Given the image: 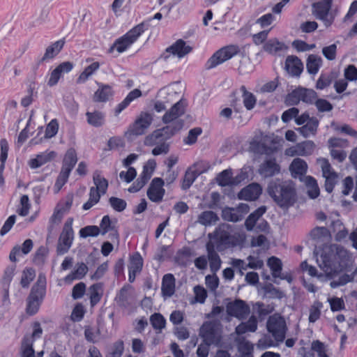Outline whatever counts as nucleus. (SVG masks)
<instances>
[{
  "mask_svg": "<svg viewBox=\"0 0 357 357\" xmlns=\"http://www.w3.org/2000/svg\"><path fill=\"white\" fill-rule=\"evenodd\" d=\"M237 238L226 231H221L217 239L216 248L222 251L226 246H235L237 245Z\"/></svg>",
  "mask_w": 357,
  "mask_h": 357,
  "instance_id": "5701e85b",
  "label": "nucleus"
},
{
  "mask_svg": "<svg viewBox=\"0 0 357 357\" xmlns=\"http://www.w3.org/2000/svg\"><path fill=\"white\" fill-rule=\"evenodd\" d=\"M93 180L96 185L95 189L100 191L102 195H105L108 188V181L105 178L101 176L100 171L96 170L93 172Z\"/></svg>",
  "mask_w": 357,
  "mask_h": 357,
  "instance_id": "e433bc0d",
  "label": "nucleus"
},
{
  "mask_svg": "<svg viewBox=\"0 0 357 357\" xmlns=\"http://www.w3.org/2000/svg\"><path fill=\"white\" fill-rule=\"evenodd\" d=\"M99 234H100V229L96 225L86 226L79 230V236L82 238L95 237Z\"/></svg>",
  "mask_w": 357,
  "mask_h": 357,
  "instance_id": "5fc2aeb1",
  "label": "nucleus"
},
{
  "mask_svg": "<svg viewBox=\"0 0 357 357\" xmlns=\"http://www.w3.org/2000/svg\"><path fill=\"white\" fill-rule=\"evenodd\" d=\"M73 221V219L70 218L64 224L56 248L58 255L66 253L72 245L74 238V231L72 227Z\"/></svg>",
  "mask_w": 357,
  "mask_h": 357,
  "instance_id": "423d86ee",
  "label": "nucleus"
},
{
  "mask_svg": "<svg viewBox=\"0 0 357 357\" xmlns=\"http://www.w3.org/2000/svg\"><path fill=\"white\" fill-rule=\"evenodd\" d=\"M185 101L181 99L176 102L169 110L167 111L162 116V122L168 124L178 120L177 119L184 114L185 110Z\"/></svg>",
  "mask_w": 357,
  "mask_h": 357,
  "instance_id": "ddd939ff",
  "label": "nucleus"
},
{
  "mask_svg": "<svg viewBox=\"0 0 357 357\" xmlns=\"http://www.w3.org/2000/svg\"><path fill=\"white\" fill-rule=\"evenodd\" d=\"M264 290L268 297L271 298L281 299L285 296L284 292L279 289L275 287L271 283H268L264 287Z\"/></svg>",
  "mask_w": 357,
  "mask_h": 357,
  "instance_id": "603ef678",
  "label": "nucleus"
},
{
  "mask_svg": "<svg viewBox=\"0 0 357 357\" xmlns=\"http://www.w3.org/2000/svg\"><path fill=\"white\" fill-rule=\"evenodd\" d=\"M322 63V59L315 54L308 56L306 61V68L308 73L315 75L318 73Z\"/></svg>",
  "mask_w": 357,
  "mask_h": 357,
  "instance_id": "f704fd0d",
  "label": "nucleus"
},
{
  "mask_svg": "<svg viewBox=\"0 0 357 357\" xmlns=\"http://www.w3.org/2000/svg\"><path fill=\"white\" fill-rule=\"evenodd\" d=\"M124 351V343L122 340L115 342L112 350L105 357H121Z\"/></svg>",
  "mask_w": 357,
  "mask_h": 357,
  "instance_id": "69168bd1",
  "label": "nucleus"
},
{
  "mask_svg": "<svg viewBox=\"0 0 357 357\" xmlns=\"http://www.w3.org/2000/svg\"><path fill=\"white\" fill-rule=\"evenodd\" d=\"M98 89L94 93L93 101L96 102H106L114 96V91L112 86L100 82H97Z\"/></svg>",
  "mask_w": 357,
  "mask_h": 357,
  "instance_id": "6ab92c4d",
  "label": "nucleus"
},
{
  "mask_svg": "<svg viewBox=\"0 0 357 357\" xmlns=\"http://www.w3.org/2000/svg\"><path fill=\"white\" fill-rule=\"evenodd\" d=\"M100 68L98 62H93L84 68L83 72L79 75L77 79V84H82L86 82L90 76H91Z\"/></svg>",
  "mask_w": 357,
  "mask_h": 357,
  "instance_id": "4c0bfd02",
  "label": "nucleus"
},
{
  "mask_svg": "<svg viewBox=\"0 0 357 357\" xmlns=\"http://www.w3.org/2000/svg\"><path fill=\"white\" fill-rule=\"evenodd\" d=\"M70 172H70L69 169H65L61 167V170L54 184V188L56 189V192H59L61 189V188L66 183Z\"/></svg>",
  "mask_w": 357,
  "mask_h": 357,
  "instance_id": "6e6d98bb",
  "label": "nucleus"
},
{
  "mask_svg": "<svg viewBox=\"0 0 357 357\" xmlns=\"http://www.w3.org/2000/svg\"><path fill=\"white\" fill-rule=\"evenodd\" d=\"M314 144L312 141H307L303 143L298 144L296 146V149L291 153V155L297 154L299 155H305L310 153L312 150Z\"/></svg>",
  "mask_w": 357,
  "mask_h": 357,
  "instance_id": "09e8293b",
  "label": "nucleus"
},
{
  "mask_svg": "<svg viewBox=\"0 0 357 357\" xmlns=\"http://www.w3.org/2000/svg\"><path fill=\"white\" fill-rule=\"evenodd\" d=\"M319 268L331 280L344 271L351 270L353 260L349 252L337 244H324L322 248L315 245L313 251Z\"/></svg>",
  "mask_w": 357,
  "mask_h": 357,
  "instance_id": "f257e3e1",
  "label": "nucleus"
},
{
  "mask_svg": "<svg viewBox=\"0 0 357 357\" xmlns=\"http://www.w3.org/2000/svg\"><path fill=\"white\" fill-rule=\"evenodd\" d=\"M199 335L205 344L222 346V335L218 331V324L216 321H204L199 328Z\"/></svg>",
  "mask_w": 357,
  "mask_h": 357,
  "instance_id": "20e7f679",
  "label": "nucleus"
},
{
  "mask_svg": "<svg viewBox=\"0 0 357 357\" xmlns=\"http://www.w3.org/2000/svg\"><path fill=\"white\" fill-rule=\"evenodd\" d=\"M266 206H261L251 213L245 221V227L248 231L253 230L257 220L266 213Z\"/></svg>",
  "mask_w": 357,
  "mask_h": 357,
  "instance_id": "c85d7f7f",
  "label": "nucleus"
},
{
  "mask_svg": "<svg viewBox=\"0 0 357 357\" xmlns=\"http://www.w3.org/2000/svg\"><path fill=\"white\" fill-rule=\"evenodd\" d=\"M332 3L333 0H322L312 4L313 14L317 19L325 21L327 26L331 24V22L328 21L326 18L331 9Z\"/></svg>",
  "mask_w": 357,
  "mask_h": 357,
  "instance_id": "f8f14e48",
  "label": "nucleus"
},
{
  "mask_svg": "<svg viewBox=\"0 0 357 357\" xmlns=\"http://www.w3.org/2000/svg\"><path fill=\"white\" fill-rule=\"evenodd\" d=\"M267 264L270 267L272 271V275L274 278L280 277V273L282 269V264L279 258L274 256L271 257L268 259Z\"/></svg>",
  "mask_w": 357,
  "mask_h": 357,
  "instance_id": "a18cd8bd",
  "label": "nucleus"
},
{
  "mask_svg": "<svg viewBox=\"0 0 357 357\" xmlns=\"http://www.w3.org/2000/svg\"><path fill=\"white\" fill-rule=\"evenodd\" d=\"M137 176V171L132 167H129L128 171H121L119 174L121 179L123 180L126 183H130L134 180Z\"/></svg>",
  "mask_w": 357,
  "mask_h": 357,
  "instance_id": "774afa93",
  "label": "nucleus"
},
{
  "mask_svg": "<svg viewBox=\"0 0 357 357\" xmlns=\"http://www.w3.org/2000/svg\"><path fill=\"white\" fill-rule=\"evenodd\" d=\"M314 103L320 112H330L333 108V105L325 99L318 98Z\"/></svg>",
  "mask_w": 357,
  "mask_h": 357,
  "instance_id": "338daca9",
  "label": "nucleus"
},
{
  "mask_svg": "<svg viewBox=\"0 0 357 357\" xmlns=\"http://www.w3.org/2000/svg\"><path fill=\"white\" fill-rule=\"evenodd\" d=\"M202 132V130L199 127L194 128L189 130L188 135L184 139V142L186 144L192 145L197 142V137Z\"/></svg>",
  "mask_w": 357,
  "mask_h": 357,
  "instance_id": "0e129e2a",
  "label": "nucleus"
},
{
  "mask_svg": "<svg viewBox=\"0 0 357 357\" xmlns=\"http://www.w3.org/2000/svg\"><path fill=\"white\" fill-rule=\"evenodd\" d=\"M287 48L288 47L283 42L279 41L277 38L269 39L263 46L264 50L270 54H277Z\"/></svg>",
  "mask_w": 357,
  "mask_h": 357,
  "instance_id": "a878e982",
  "label": "nucleus"
},
{
  "mask_svg": "<svg viewBox=\"0 0 357 357\" xmlns=\"http://www.w3.org/2000/svg\"><path fill=\"white\" fill-rule=\"evenodd\" d=\"M149 21H144L136 25L122 37L117 39L109 48V52H112L114 47H116L119 53L123 52L137 40L142 33L149 29Z\"/></svg>",
  "mask_w": 357,
  "mask_h": 357,
  "instance_id": "7ed1b4c3",
  "label": "nucleus"
},
{
  "mask_svg": "<svg viewBox=\"0 0 357 357\" xmlns=\"http://www.w3.org/2000/svg\"><path fill=\"white\" fill-rule=\"evenodd\" d=\"M192 50V48L189 45H186L183 40L178 39L165 50L160 55V58L166 61L171 54L177 56L178 58H182L189 54Z\"/></svg>",
  "mask_w": 357,
  "mask_h": 357,
  "instance_id": "1a4fd4ad",
  "label": "nucleus"
},
{
  "mask_svg": "<svg viewBox=\"0 0 357 357\" xmlns=\"http://www.w3.org/2000/svg\"><path fill=\"white\" fill-rule=\"evenodd\" d=\"M109 203L112 208L117 212L124 211L127 206V203L124 199L116 197H111L109 199Z\"/></svg>",
  "mask_w": 357,
  "mask_h": 357,
  "instance_id": "052dcab7",
  "label": "nucleus"
},
{
  "mask_svg": "<svg viewBox=\"0 0 357 357\" xmlns=\"http://www.w3.org/2000/svg\"><path fill=\"white\" fill-rule=\"evenodd\" d=\"M240 52L238 45H230L220 48L216 51L206 61L205 68L212 69L223 62L230 59Z\"/></svg>",
  "mask_w": 357,
  "mask_h": 357,
  "instance_id": "39448f33",
  "label": "nucleus"
},
{
  "mask_svg": "<svg viewBox=\"0 0 357 357\" xmlns=\"http://www.w3.org/2000/svg\"><path fill=\"white\" fill-rule=\"evenodd\" d=\"M280 172V167L275 158L264 160L258 169L259 174L264 177H271Z\"/></svg>",
  "mask_w": 357,
  "mask_h": 357,
  "instance_id": "f3484780",
  "label": "nucleus"
},
{
  "mask_svg": "<svg viewBox=\"0 0 357 357\" xmlns=\"http://www.w3.org/2000/svg\"><path fill=\"white\" fill-rule=\"evenodd\" d=\"M184 126V121L182 119L174 121L170 125H167L161 129H157V133L159 134L161 141L164 142L179 132Z\"/></svg>",
  "mask_w": 357,
  "mask_h": 357,
  "instance_id": "dca6fc26",
  "label": "nucleus"
},
{
  "mask_svg": "<svg viewBox=\"0 0 357 357\" xmlns=\"http://www.w3.org/2000/svg\"><path fill=\"white\" fill-rule=\"evenodd\" d=\"M226 310L229 316L236 317L238 319H245L250 312L249 305L241 299H236L234 301L228 303Z\"/></svg>",
  "mask_w": 357,
  "mask_h": 357,
  "instance_id": "6e6552de",
  "label": "nucleus"
},
{
  "mask_svg": "<svg viewBox=\"0 0 357 357\" xmlns=\"http://www.w3.org/2000/svg\"><path fill=\"white\" fill-rule=\"evenodd\" d=\"M64 44L65 38H63L48 46L43 57L38 60L34 69H37L41 63L56 56L63 47Z\"/></svg>",
  "mask_w": 357,
  "mask_h": 357,
  "instance_id": "a211bd4d",
  "label": "nucleus"
},
{
  "mask_svg": "<svg viewBox=\"0 0 357 357\" xmlns=\"http://www.w3.org/2000/svg\"><path fill=\"white\" fill-rule=\"evenodd\" d=\"M43 302L27 297L26 312L31 316L36 314Z\"/></svg>",
  "mask_w": 357,
  "mask_h": 357,
  "instance_id": "4d7b16f0",
  "label": "nucleus"
},
{
  "mask_svg": "<svg viewBox=\"0 0 357 357\" xmlns=\"http://www.w3.org/2000/svg\"><path fill=\"white\" fill-rule=\"evenodd\" d=\"M143 267V259L139 252H135L130 259L129 268L141 272Z\"/></svg>",
  "mask_w": 357,
  "mask_h": 357,
  "instance_id": "680f3d73",
  "label": "nucleus"
},
{
  "mask_svg": "<svg viewBox=\"0 0 357 357\" xmlns=\"http://www.w3.org/2000/svg\"><path fill=\"white\" fill-rule=\"evenodd\" d=\"M142 96V91L138 89H135L134 90L131 91L127 96L125 98V99L117 105L116 107L115 108V115H119L123 109H125L130 103L133 101L135 99L140 97Z\"/></svg>",
  "mask_w": 357,
  "mask_h": 357,
  "instance_id": "c756f323",
  "label": "nucleus"
},
{
  "mask_svg": "<svg viewBox=\"0 0 357 357\" xmlns=\"http://www.w3.org/2000/svg\"><path fill=\"white\" fill-rule=\"evenodd\" d=\"M354 278V273L351 275L343 274L339 277L338 280H333L330 283V286L333 289L337 288L340 286L345 285L348 282H352Z\"/></svg>",
  "mask_w": 357,
  "mask_h": 357,
  "instance_id": "bf43d9fd",
  "label": "nucleus"
},
{
  "mask_svg": "<svg viewBox=\"0 0 357 357\" xmlns=\"http://www.w3.org/2000/svg\"><path fill=\"white\" fill-rule=\"evenodd\" d=\"M319 126V120L316 117H312L305 125L297 128L296 130L305 137H307L310 134L314 135Z\"/></svg>",
  "mask_w": 357,
  "mask_h": 357,
  "instance_id": "72a5a7b5",
  "label": "nucleus"
},
{
  "mask_svg": "<svg viewBox=\"0 0 357 357\" xmlns=\"http://www.w3.org/2000/svg\"><path fill=\"white\" fill-rule=\"evenodd\" d=\"M301 93L299 87L288 93L285 98L284 102L287 106L296 105L301 101Z\"/></svg>",
  "mask_w": 357,
  "mask_h": 357,
  "instance_id": "13d9d810",
  "label": "nucleus"
},
{
  "mask_svg": "<svg viewBox=\"0 0 357 357\" xmlns=\"http://www.w3.org/2000/svg\"><path fill=\"white\" fill-rule=\"evenodd\" d=\"M310 235L313 240H321L328 237L330 231L325 227H316L310 231Z\"/></svg>",
  "mask_w": 357,
  "mask_h": 357,
  "instance_id": "864d4df0",
  "label": "nucleus"
},
{
  "mask_svg": "<svg viewBox=\"0 0 357 357\" xmlns=\"http://www.w3.org/2000/svg\"><path fill=\"white\" fill-rule=\"evenodd\" d=\"M46 283L45 275L41 273L39 274L37 281L32 286L28 297L43 302L46 295Z\"/></svg>",
  "mask_w": 357,
  "mask_h": 357,
  "instance_id": "4468645a",
  "label": "nucleus"
},
{
  "mask_svg": "<svg viewBox=\"0 0 357 357\" xmlns=\"http://www.w3.org/2000/svg\"><path fill=\"white\" fill-rule=\"evenodd\" d=\"M102 283L98 282L90 287V302L91 306L96 305L100 301L102 294L99 293V291L102 290Z\"/></svg>",
  "mask_w": 357,
  "mask_h": 357,
  "instance_id": "37998d69",
  "label": "nucleus"
},
{
  "mask_svg": "<svg viewBox=\"0 0 357 357\" xmlns=\"http://www.w3.org/2000/svg\"><path fill=\"white\" fill-rule=\"evenodd\" d=\"M33 340L29 335L26 334L22 340L21 357H36L35 351L33 348Z\"/></svg>",
  "mask_w": 357,
  "mask_h": 357,
  "instance_id": "473e14b6",
  "label": "nucleus"
},
{
  "mask_svg": "<svg viewBox=\"0 0 357 357\" xmlns=\"http://www.w3.org/2000/svg\"><path fill=\"white\" fill-rule=\"evenodd\" d=\"M285 70L292 76L299 77L303 70V64L296 56H288L285 61Z\"/></svg>",
  "mask_w": 357,
  "mask_h": 357,
  "instance_id": "aec40b11",
  "label": "nucleus"
},
{
  "mask_svg": "<svg viewBox=\"0 0 357 357\" xmlns=\"http://www.w3.org/2000/svg\"><path fill=\"white\" fill-rule=\"evenodd\" d=\"M59 130V123L58 121L54 119L51 120V121L47 124L45 130V134L44 137L45 139H50L52 137L55 136Z\"/></svg>",
  "mask_w": 357,
  "mask_h": 357,
  "instance_id": "e2e57ef3",
  "label": "nucleus"
},
{
  "mask_svg": "<svg viewBox=\"0 0 357 357\" xmlns=\"http://www.w3.org/2000/svg\"><path fill=\"white\" fill-rule=\"evenodd\" d=\"M261 192V185L257 183H252L238 192V198L241 200L253 201L257 199Z\"/></svg>",
  "mask_w": 357,
  "mask_h": 357,
  "instance_id": "2eb2a0df",
  "label": "nucleus"
},
{
  "mask_svg": "<svg viewBox=\"0 0 357 357\" xmlns=\"http://www.w3.org/2000/svg\"><path fill=\"white\" fill-rule=\"evenodd\" d=\"M165 181L161 178H154L149 185L147 190V196L149 199L153 202H160L165 195V190L162 188Z\"/></svg>",
  "mask_w": 357,
  "mask_h": 357,
  "instance_id": "9d476101",
  "label": "nucleus"
},
{
  "mask_svg": "<svg viewBox=\"0 0 357 357\" xmlns=\"http://www.w3.org/2000/svg\"><path fill=\"white\" fill-rule=\"evenodd\" d=\"M100 234L105 235L108 231H112L109 236L113 240L114 238H119V233L115 226L112 225L110 218L108 215H104L100 223Z\"/></svg>",
  "mask_w": 357,
  "mask_h": 357,
  "instance_id": "bb28decb",
  "label": "nucleus"
},
{
  "mask_svg": "<svg viewBox=\"0 0 357 357\" xmlns=\"http://www.w3.org/2000/svg\"><path fill=\"white\" fill-rule=\"evenodd\" d=\"M267 192L274 202L282 208H288L296 201V192L290 184L280 180L271 181L267 188Z\"/></svg>",
  "mask_w": 357,
  "mask_h": 357,
  "instance_id": "f03ea898",
  "label": "nucleus"
},
{
  "mask_svg": "<svg viewBox=\"0 0 357 357\" xmlns=\"http://www.w3.org/2000/svg\"><path fill=\"white\" fill-rule=\"evenodd\" d=\"M162 294L164 296L170 297L175 292V278L173 274H165L162 280Z\"/></svg>",
  "mask_w": 357,
  "mask_h": 357,
  "instance_id": "393cba45",
  "label": "nucleus"
},
{
  "mask_svg": "<svg viewBox=\"0 0 357 357\" xmlns=\"http://www.w3.org/2000/svg\"><path fill=\"white\" fill-rule=\"evenodd\" d=\"M211 271L215 273L221 267V259L215 250V245L213 242L208 241L206 245Z\"/></svg>",
  "mask_w": 357,
  "mask_h": 357,
  "instance_id": "412c9836",
  "label": "nucleus"
},
{
  "mask_svg": "<svg viewBox=\"0 0 357 357\" xmlns=\"http://www.w3.org/2000/svg\"><path fill=\"white\" fill-rule=\"evenodd\" d=\"M335 78V75L333 72L329 73H321L317 81L316 88L317 89H324L331 85L333 80Z\"/></svg>",
  "mask_w": 357,
  "mask_h": 357,
  "instance_id": "c03bdc74",
  "label": "nucleus"
},
{
  "mask_svg": "<svg viewBox=\"0 0 357 357\" xmlns=\"http://www.w3.org/2000/svg\"><path fill=\"white\" fill-rule=\"evenodd\" d=\"M36 275L35 271L32 268H26L22 275L20 284L23 288H27L30 282L34 279Z\"/></svg>",
  "mask_w": 357,
  "mask_h": 357,
  "instance_id": "8fccbe9b",
  "label": "nucleus"
},
{
  "mask_svg": "<svg viewBox=\"0 0 357 357\" xmlns=\"http://www.w3.org/2000/svg\"><path fill=\"white\" fill-rule=\"evenodd\" d=\"M146 168H144V170L142 171L139 176L128 188L129 192L135 193L139 191L148 183L151 178V173L148 174Z\"/></svg>",
  "mask_w": 357,
  "mask_h": 357,
  "instance_id": "2f4dec72",
  "label": "nucleus"
},
{
  "mask_svg": "<svg viewBox=\"0 0 357 357\" xmlns=\"http://www.w3.org/2000/svg\"><path fill=\"white\" fill-rule=\"evenodd\" d=\"M242 176L238 175L235 178L231 177V172L230 169H225L221 172L218 177L217 182L219 185L225 187L227 185H235L241 182Z\"/></svg>",
  "mask_w": 357,
  "mask_h": 357,
  "instance_id": "4be33fe9",
  "label": "nucleus"
},
{
  "mask_svg": "<svg viewBox=\"0 0 357 357\" xmlns=\"http://www.w3.org/2000/svg\"><path fill=\"white\" fill-rule=\"evenodd\" d=\"M150 322L153 328L161 331L165 327L166 319L160 313H154L150 317Z\"/></svg>",
  "mask_w": 357,
  "mask_h": 357,
  "instance_id": "3c124183",
  "label": "nucleus"
},
{
  "mask_svg": "<svg viewBox=\"0 0 357 357\" xmlns=\"http://www.w3.org/2000/svg\"><path fill=\"white\" fill-rule=\"evenodd\" d=\"M222 218L226 221L237 222L241 221L243 216L242 214L238 213L235 208L225 207L222 211Z\"/></svg>",
  "mask_w": 357,
  "mask_h": 357,
  "instance_id": "ea45409f",
  "label": "nucleus"
},
{
  "mask_svg": "<svg viewBox=\"0 0 357 357\" xmlns=\"http://www.w3.org/2000/svg\"><path fill=\"white\" fill-rule=\"evenodd\" d=\"M307 169V165L306 162L299 158L294 159L289 166V170L294 177H296V175L303 176L305 174Z\"/></svg>",
  "mask_w": 357,
  "mask_h": 357,
  "instance_id": "7c9ffc66",
  "label": "nucleus"
},
{
  "mask_svg": "<svg viewBox=\"0 0 357 357\" xmlns=\"http://www.w3.org/2000/svg\"><path fill=\"white\" fill-rule=\"evenodd\" d=\"M240 90L243 93L244 106L248 110H251L256 105L255 96L251 92L248 91L244 85L241 86Z\"/></svg>",
  "mask_w": 357,
  "mask_h": 357,
  "instance_id": "79ce46f5",
  "label": "nucleus"
},
{
  "mask_svg": "<svg viewBox=\"0 0 357 357\" xmlns=\"http://www.w3.org/2000/svg\"><path fill=\"white\" fill-rule=\"evenodd\" d=\"M266 327L277 342H282L284 340L287 326L282 317L277 314L269 317Z\"/></svg>",
  "mask_w": 357,
  "mask_h": 357,
  "instance_id": "0eeeda50",
  "label": "nucleus"
},
{
  "mask_svg": "<svg viewBox=\"0 0 357 357\" xmlns=\"http://www.w3.org/2000/svg\"><path fill=\"white\" fill-rule=\"evenodd\" d=\"M131 288L129 284L124 285L118 292L115 297V301L118 305L126 307L128 301V290Z\"/></svg>",
  "mask_w": 357,
  "mask_h": 357,
  "instance_id": "de8ad7c7",
  "label": "nucleus"
},
{
  "mask_svg": "<svg viewBox=\"0 0 357 357\" xmlns=\"http://www.w3.org/2000/svg\"><path fill=\"white\" fill-rule=\"evenodd\" d=\"M301 100L307 104H313L317 98V92L313 89L299 87Z\"/></svg>",
  "mask_w": 357,
  "mask_h": 357,
  "instance_id": "49530a36",
  "label": "nucleus"
},
{
  "mask_svg": "<svg viewBox=\"0 0 357 357\" xmlns=\"http://www.w3.org/2000/svg\"><path fill=\"white\" fill-rule=\"evenodd\" d=\"M201 172L198 170L191 171L188 169L184 175L183 178V182L181 184V188L183 190H187L190 188L196 178L201 174Z\"/></svg>",
  "mask_w": 357,
  "mask_h": 357,
  "instance_id": "58836bf2",
  "label": "nucleus"
},
{
  "mask_svg": "<svg viewBox=\"0 0 357 357\" xmlns=\"http://www.w3.org/2000/svg\"><path fill=\"white\" fill-rule=\"evenodd\" d=\"M77 162V153L73 148L68 149L66 151L63 160L62 168L69 169L70 172L73 170L75 165Z\"/></svg>",
  "mask_w": 357,
  "mask_h": 357,
  "instance_id": "c9c22d12",
  "label": "nucleus"
},
{
  "mask_svg": "<svg viewBox=\"0 0 357 357\" xmlns=\"http://www.w3.org/2000/svg\"><path fill=\"white\" fill-rule=\"evenodd\" d=\"M56 156V153L55 151L44 152L38 154L35 158L31 159L29 162V165L31 169H36L50 162Z\"/></svg>",
  "mask_w": 357,
  "mask_h": 357,
  "instance_id": "b1692460",
  "label": "nucleus"
},
{
  "mask_svg": "<svg viewBox=\"0 0 357 357\" xmlns=\"http://www.w3.org/2000/svg\"><path fill=\"white\" fill-rule=\"evenodd\" d=\"M218 220H219L218 215L212 211L202 212L198 218L199 222L205 226L215 223Z\"/></svg>",
  "mask_w": 357,
  "mask_h": 357,
  "instance_id": "a19ab883",
  "label": "nucleus"
},
{
  "mask_svg": "<svg viewBox=\"0 0 357 357\" xmlns=\"http://www.w3.org/2000/svg\"><path fill=\"white\" fill-rule=\"evenodd\" d=\"M153 121L152 116L149 113L142 114L130 126L128 133L132 135H142L149 127Z\"/></svg>",
  "mask_w": 357,
  "mask_h": 357,
  "instance_id": "9b49d317",
  "label": "nucleus"
},
{
  "mask_svg": "<svg viewBox=\"0 0 357 357\" xmlns=\"http://www.w3.org/2000/svg\"><path fill=\"white\" fill-rule=\"evenodd\" d=\"M86 116L87 123L95 128H100L105 123V114L100 111L86 112Z\"/></svg>",
  "mask_w": 357,
  "mask_h": 357,
  "instance_id": "cd10ccee",
  "label": "nucleus"
}]
</instances>
